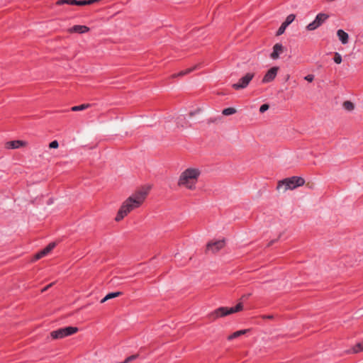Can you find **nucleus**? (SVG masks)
<instances>
[{
  "label": "nucleus",
  "instance_id": "obj_1",
  "mask_svg": "<svg viewBox=\"0 0 363 363\" xmlns=\"http://www.w3.org/2000/svg\"><path fill=\"white\" fill-rule=\"evenodd\" d=\"M200 173L198 169H186L181 174L178 181V186H184L189 189H194L196 188V182Z\"/></svg>",
  "mask_w": 363,
  "mask_h": 363
},
{
  "label": "nucleus",
  "instance_id": "obj_2",
  "mask_svg": "<svg viewBox=\"0 0 363 363\" xmlns=\"http://www.w3.org/2000/svg\"><path fill=\"white\" fill-rule=\"evenodd\" d=\"M304 184V178L298 176H293L279 180L276 189L278 191L285 192L287 190H294Z\"/></svg>",
  "mask_w": 363,
  "mask_h": 363
},
{
  "label": "nucleus",
  "instance_id": "obj_3",
  "mask_svg": "<svg viewBox=\"0 0 363 363\" xmlns=\"http://www.w3.org/2000/svg\"><path fill=\"white\" fill-rule=\"evenodd\" d=\"M243 309V304L238 303L235 306L228 308V307H219L213 311L209 313L207 315V318L211 322H213L219 318H223L230 314L239 312Z\"/></svg>",
  "mask_w": 363,
  "mask_h": 363
},
{
  "label": "nucleus",
  "instance_id": "obj_4",
  "mask_svg": "<svg viewBox=\"0 0 363 363\" xmlns=\"http://www.w3.org/2000/svg\"><path fill=\"white\" fill-rule=\"evenodd\" d=\"M151 189L150 185H145L138 188L135 192L129 196L122 204H142Z\"/></svg>",
  "mask_w": 363,
  "mask_h": 363
},
{
  "label": "nucleus",
  "instance_id": "obj_5",
  "mask_svg": "<svg viewBox=\"0 0 363 363\" xmlns=\"http://www.w3.org/2000/svg\"><path fill=\"white\" fill-rule=\"evenodd\" d=\"M79 331L77 327L67 326L53 330L50 333V337L53 340L62 339L65 337L72 335Z\"/></svg>",
  "mask_w": 363,
  "mask_h": 363
},
{
  "label": "nucleus",
  "instance_id": "obj_6",
  "mask_svg": "<svg viewBox=\"0 0 363 363\" xmlns=\"http://www.w3.org/2000/svg\"><path fill=\"white\" fill-rule=\"evenodd\" d=\"M255 74L254 72H247L245 76L241 77L237 83L232 84V87L235 90H240L246 88L250 82L255 77Z\"/></svg>",
  "mask_w": 363,
  "mask_h": 363
},
{
  "label": "nucleus",
  "instance_id": "obj_7",
  "mask_svg": "<svg viewBox=\"0 0 363 363\" xmlns=\"http://www.w3.org/2000/svg\"><path fill=\"white\" fill-rule=\"evenodd\" d=\"M139 206H121L120 209L118 210L116 216L115 218V220L117 222L123 220L129 213H130L133 210H134L136 207Z\"/></svg>",
  "mask_w": 363,
  "mask_h": 363
},
{
  "label": "nucleus",
  "instance_id": "obj_8",
  "mask_svg": "<svg viewBox=\"0 0 363 363\" xmlns=\"http://www.w3.org/2000/svg\"><path fill=\"white\" fill-rule=\"evenodd\" d=\"M279 69V67L275 66L268 69L264 75L262 82L265 84L272 82L276 78Z\"/></svg>",
  "mask_w": 363,
  "mask_h": 363
},
{
  "label": "nucleus",
  "instance_id": "obj_9",
  "mask_svg": "<svg viewBox=\"0 0 363 363\" xmlns=\"http://www.w3.org/2000/svg\"><path fill=\"white\" fill-rule=\"evenodd\" d=\"M225 240H217L208 242L206 245V250H211L213 253H216L225 247Z\"/></svg>",
  "mask_w": 363,
  "mask_h": 363
},
{
  "label": "nucleus",
  "instance_id": "obj_10",
  "mask_svg": "<svg viewBox=\"0 0 363 363\" xmlns=\"http://www.w3.org/2000/svg\"><path fill=\"white\" fill-rule=\"evenodd\" d=\"M27 145V143L23 140H11L6 143L5 147L6 149H17L21 147H24Z\"/></svg>",
  "mask_w": 363,
  "mask_h": 363
},
{
  "label": "nucleus",
  "instance_id": "obj_11",
  "mask_svg": "<svg viewBox=\"0 0 363 363\" xmlns=\"http://www.w3.org/2000/svg\"><path fill=\"white\" fill-rule=\"evenodd\" d=\"M284 47L281 43H276L273 46V51L270 54L271 58L276 60L279 58L280 53L283 52Z\"/></svg>",
  "mask_w": 363,
  "mask_h": 363
},
{
  "label": "nucleus",
  "instance_id": "obj_12",
  "mask_svg": "<svg viewBox=\"0 0 363 363\" xmlns=\"http://www.w3.org/2000/svg\"><path fill=\"white\" fill-rule=\"evenodd\" d=\"M90 28L86 26L82 25H75L72 28H69L68 31L70 33H85L89 32Z\"/></svg>",
  "mask_w": 363,
  "mask_h": 363
},
{
  "label": "nucleus",
  "instance_id": "obj_13",
  "mask_svg": "<svg viewBox=\"0 0 363 363\" xmlns=\"http://www.w3.org/2000/svg\"><path fill=\"white\" fill-rule=\"evenodd\" d=\"M363 351V342L357 343L352 348L345 351V354H357L360 352Z\"/></svg>",
  "mask_w": 363,
  "mask_h": 363
},
{
  "label": "nucleus",
  "instance_id": "obj_14",
  "mask_svg": "<svg viewBox=\"0 0 363 363\" xmlns=\"http://www.w3.org/2000/svg\"><path fill=\"white\" fill-rule=\"evenodd\" d=\"M337 35L339 38V40L341 41V43L342 44H347L348 43V40H349V35L348 34L345 32L343 30H338L337 31Z\"/></svg>",
  "mask_w": 363,
  "mask_h": 363
},
{
  "label": "nucleus",
  "instance_id": "obj_15",
  "mask_svg": "<svg viewBox=\"0 0 363 363\" xmlns=\"http://www.w3.org/2000/svg\"><path fill=\"white\" fill-rule=\"evenodd\" d=\"M249 331H250V329H245V330H240L235 331L233 333H232L231 335H230L229 336H228L227 340L230 341L235 338L239 337L240 336H241L242 335H245Z\"/></svg>",
  "mask_w": 363,
  "mask_h": 363
},
{
  "label": "nucleus",
  "instance_id": "obj_16",
  "mask_svg": "<svg viewBox=\"0 0 363 363\" xmlns=\"http://www.w3.org/2000/svg\"><path fill=\"white\" fill-rule=\"evenodd\" d=\"M123 295V292L121 291H116V292H111L108 294L104 298L101 300V303H103L106 302V301L118 297L120 296Z\"/></svg>",
  "mask_w": 363,
  "mask_h": 363
},
{
  "label": "nucleus",
  "instance_id": "obj_17",
  "mask_svg": "<svg viewBox=\"0 0 363 363\" xmlns=\"http://www.w3.org/2000/svg\"><path fill=\"white\" fill-rule=\"evenodd\" d=\"M56 246L55 242H50L45 248L41 250V254H43L44 256L48 255Z\"/></svg>",
  "mask_w": 363,
  "mask_h": 363
},
{
  "label": "nucleus",
  "instance_id": "obj_18",
  "mask_svg": "<svg viewBox=\"0 0 363 363\" xmlns=\"http://www.w3.org/2000/svg\"><path fill=\"white\" fill-rule=\"evenodd\" d=\"M197 67V65L196 66H194L193 67H191V68H189V69H186L185 70H182L179 72H178L177 74H174L172 75V77H182V76H184L191 72H193L194 70H195Z\"/></svg>",
  "mask_w": 363,
  "mask_h": 363
},
{
  "label": "nucleus",
  "instance_id": "obj_19",
  "mask_svg": "<svg viewBox=\"0 0 363 363\" xmlns=\"http://www.w3.org/2000/svg\"><path fill=\"white\" fill-rule=\"evenodd\" d=\"M91 106L90 104H83L79 106H74L71 108L72 111H83Z\"/></svg>",
  "mask_w": 363,
  "mask_h": 363
},
{
  "label": "nucleus",
  "instance_id": "obj_20",
  "mask_svg": "<svg viewBox=\"0 0 363 363\" xmlns=\"http://www.w3.org/2000/svg\"><path fill=\"white\" fill-rule=\"evenodd\" d=\"M177 126H181V127L191 126V125L189 124V122L186 121V118L184 117V118L178 117L177 118Z\"/></svg>",
  "mask_w": 363,
  "mask_h": 363
},
{
  "label": "nucleus",
  "instance_id": "obj_21",
  "mask_svg": "<svg viewBox=\"0 0 363 363\" xmlns=\"http://www.w3.org/2000/svg\"><path fill=\"white\" fill-rule=\"evenodd\" d=\"M237 112V110L233 107H228L224 108L222 111V114L224 116H230Z\"/></svg>",
  "mask_w": 363,
  "mask_h": 363
},
{
  "label": "nucleus",
  "instance_id": "obj_22",
  "mask_svg": "<svg viewBox=\"0 0 363 363\" xmlns=\"http://www.w3.org/2000/svg\"><path fill=\"white\" fill-rule=\"evenodd\" d=\"M317 28H318V16H315V18L313 22H311V23H309L307 26L306 28L308 30H313L316 29Z\"/></svg>",
  "mask_w": 363,
  "mask_h": 363
},
{
  "label": "nucleus",
  "instance_id": "obj_23",
  "mask_svg": "<svg viewBox=\"0 0 363 363\" xmlns=\"http://www.w3.org/2000/svg\"><path fill=\"white\" fill-rule=\"evenodd\" d=\"M76 0H58L56 2V5L61 6L63 4H69V5H74L75 6Z\"/></svg>",
  "mask_w": 363,
  "mask_h": 363
},
{
  "label": "nucleus",
  "instance_id": "obj_24",
  "mask_svg": "<svg viewBox=\"0 0 363 363\" xmlns=\"http://www.w3.org/2000/svg\"><path fill=\"white\" fill-rule=\"evenodd\" d=\"M343 108L347 111H352L354 108V105L350 101H346L343 103Z\"/></svg>",
  "mask_w": 363,
  "mask_h": 363
},
{
  "label": "nucleus",
  "instance_id": "obj_25",
  "mask_svg": "<svg viewBox=\"0 0 363 363\" xmlns=\"http://www.w3.org/2000/svg\"><path fill=\"white\" fill-rule=\"evenodd\" d=\"M295 18H296V15L289 14L283 23L289 26L295 20Z\"/></svg>",
  "mask_w": 363,
  "mask_h": 363
},
{
  "label": "nucleus",
  "instance_id": "obj_26",
  "mask_svg": "<svg viewBox=\"0 0 363 363\" xmlns=\"http://www.w3.org/2000/svg\"><path fill=\"white\" fill-rule=\"evenodd\" d=\"M287 27H288V26H286L285 23H282L281 26L277 30L276 35L279 36V35H282L284 33V31Z\"/></svg>",
  "mask_w": 363,
  "mask_h": 363
},
{
  "label": "nucleus",
  "instance_id": "obj_27",
  "mask_svg": "<svg viewBox=\"0 0 363 363\" xmlns=\"http://www.w3.org/2000/svg\"><path fill=\"white\" fill-rule=\"evenodd\" d=\"M329 18V15L326 13H319V26Z\"/></svg>",
  "mask_w": 363,
  "mask_h": 363
},
{
  "label": "nucleus",
  "instance_id": "obj_28",
  "mask_svg": "<svg viewBox=\"0 0 363 363\" xmlns=\"http://www.w3.org/2000/svg\"><path fill=\"white\" fill-rule=\"evenodd\" d=\"M333 60L336 64H340L342 62V56L338 52H335Z\"/></svg>",
  "mask_w": 363,
  "mask_h": 363
},
{
  "label": "nucleus",
  "instance_id": "obj_29",
  "mask_svg": "<svg viewBox=\"0 0 363 363\" xmlns=\"http://www.w3.org/2000/svg\"><path fill=\"white\" fill-rule=\"evenodd\" d=\"M269 108V105L268 104H263L259 107V112L264 113Z\"/></svg>",
  "mask_w": 363,
  "mask_h": 363
},
{
  "label": "nucleus",
  "instance_id": "obj_30",
  "mask_svg": "<svg viewBox=\"0 0 363 363\" xmlns=\"http://www.w3.org/2000/svg\"><path fill=\"white\" fill-rule=\"evenodd\" d=\"M45 257L43 254H41V250L39 251L38 252H37L33 257L32 259V261L33 262H35V261H37L40 259H41L42 257Z\"/></svg>",
  "mask_w": 363,
  "mask_h": 363
},
{
  "label": "nucleus",
  "instance_id": "obj_31",
  "mask_svg": "<svg viewBox=\"0 0 363 363\" xmlns=\"http://www.w3.org/2000/svg\"><path fill=\"white\" fill-rule=\"evenodd\" d=\"M59 147V143L57 140H53L50 143L49 147L50 149H56Z\"/></svg>",
  "mask_w": 363,
  "mask_h": 363
},
{
  "label": "nucleus",
  "instance_id": "obj_32",
  "mask_svg": "<svg viewBox=\"0 0 363 363\" xmlns=\"http://www.w3.org/2000/svg\"><path fill=\"white\" fill-rule=\"evenodd\" d=\"M75 6H84L86 5V0H76Z\"/></svg>",
  "mask_w": 363,
  "mask_h": 363
},
{
  "label": "nucleus",
  "instance_id": "obj_33",
  "mask_svg": "<svg viewBox=\"0 0 363 363\" xmlns=\"http://www.w3.org/2000/svg\"><path fill=\"white\" fill-rule=\"evenodd\" d=\"M304 185H305L306 188H307L308 189H313L315 188V183H313V182H307L306 183L305 182Z\"/></svg>",
  "mask_w": 363,
  "mask_h": 363
},
{
  "label": "nucleus",
  "instance_id": "obj_34",
  "mask_svg": "<svg viewBox=\"0 0 363 363\" xmlns=\"http://www.w3.org/2000/svg\"><path fill=\"white\" fill-rule=\"evenodd\" d=\"M201 111V108H198L194 111H190L189 113V117H192Z\"/></svg>",
  "mask_w": 363,
  "mask_h": 363
},
{
  "label": "nucleus",
  "instance_id": "obj_35",
  "mask_svg": "<svg viewBox=\"0 0 363 363\" xmlns=\"http://www.w3.org/2000/svg\"><path fill=\"white\" fill-rule=\"evenodd\" d=\"M304 79L309 82H311L314 79V75L313 74H308L307 76H306L304 77Z\"/></svg>",
  "mask_w": 363,
  "mask_h": 363
},
{
  "label": "nucleus",
  "instance_id": "obj_36",
  "mask_svg": "<svg viewBox=\"0 0 363 363\" xmlns=\"http://www.w3.org/2000/svg\"><path fill=\"white\" fill-rule=\"evenodd\" d=\"M94 4V0H86V5H91V4Z\"/></svg>",
  "mask_w": 363,
  "mask_h": 363
},
{
  "label": "nucleus",
  "instance_id": "obj_37",
  "mask_svg": "<svg viewBox=\"0 0 363 363\" xmlns=\"http://www.w3.org/2000/svg\"><path fill=\"white\" fill-rule=\"evenodd\" d=\"M216 121V118H209L208 120V123H215Z\"/></svg>",
  "mask_w": 363,
  "mask_h": 363
},
{
  "label": "nucleus",
  "instance_id": "obj_38",
  "mask_svg": "<svg viewBox=\"0 0 363 363\" xmlns=\"http://www.w3.org/2000/svg\"><path fill=\"white\" fill-rule=\"evenodd\" d=\"M53 203V199L52 197L49 198L47 201V204H52Z\"/></svg>",
  "mask_w": 363,
  "mask_h": 363
},
{
  "label": "nucleus",
  "instance_id": "obj_39",
  "mask_svg": "<svg viewBox=\"0 0 363 363\" xmlns=\"http://www.w3.org/2000/svg\"><path fill=\"white\" fill-rule=\"evenodd\" d=\"M263 318L272 319L273 318V315H264Z\"/></svg>",
  "mask_w": 363,
  "mask_h": 363
},
{
  "label": "nucleus",
  "instance_id": "obj_40",
  "mask_svg": "<svg viewBox=\"0 0 363 363\" xmlns=\"http://www.w3.org/2000/svg\"><path fill=\"white\" fill-rule=\"evenodd\" d=\"M51 286H52V284L48 285L46 287H45L44 289H42V291H46Z\"/></svg>",
  "mask_w": 363,
  "mask_h": 363
},
{
  "label": "nucleus",
  "instance_id": "obj_41",
  "mask_svg": "<svg viewBox=\"0 0 363 363\" xmlns=\"http://www.w3.org/2000/svg\"><path fill=\"white\" fill-rule=\"evenodd\" d=\"M275 241H276V240H271V241L268 243L267 246H268V247H270V246H271V245H272Z\"/></svg>",
  "mask_w": 363,
  "mask_h": 363
},
{
  "label": "nucleus",
  "instance_id": "obj_42",
  "mask_svg": "<svg viewBox=\"0 0 363 363\" xmlns=\"http://www.w3.org/2000/svg\"><path fill=\"white\" fill-rule=\"evenodd\" d=\"M289 78V75L288 74L287 77H286V80H288Z\"/></svg>",
  "mask_w": 363,
  "mask_h": 363
}]
</instances>
